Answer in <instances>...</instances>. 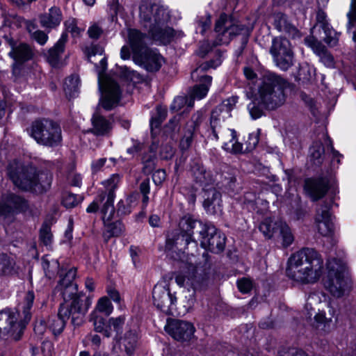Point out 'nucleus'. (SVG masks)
<instances>
[{
    "label": "nucleus",
    "instance_id": "46",
    "mask_svg": "<svg viewBox=\"0 0 356 356\" xmlns=\"http://www.w3.org/2000/svg\"><path fill=\"white\" fill-rule=\"evenodd\" d=\"M103 33L102 27L97 23L91 24L88 29V35L90 38L97 40Z\"/></svg>",
    "mask_w": 356,
    "mask_h": 356
},
{
    "label": "nucleus",
    "instance_id": "23",
    "mask_svg": "<svg viewBox=\"0 0 356 356\" xmlns=\"http://www.w3.org/2000/svg\"><path fill=\"white\" fill-rule=\"evenodd\" d=\"M203 207L207 213H216L221 208V194L215 188L208 186L203 188Z\"/></svg>",
    "mask_w": 356,
    "mask_h": 356
},
{
    "label": "nucleus",
    "instance_id": "47",
    "mask_svg": "<svg viewBox=\"0 0 356 356\" xmlns=\"http://www.w3.org/2000/svg\"><path fill=\"white\" fill-rule=\"evenodd\" d=\"M51 237L50 227L47 225H42L40 231V240L44 245H49L51 243Z\"/></svg>",
    "mask_w": 356,
    "mask_h": 356
},
{
    "label": "nucleus",
    "instance_id": "57",
    "mask_svg": "<svg viewBox=\"0 0 356 356\" xmlns=\"http://www.w3.org/2000/svg\"><path fill=\"white\" fill-rule=\"evenodd\" d=\"M67 30L73 37L79 36L81 33L83 31L82 29H79L76 26V24L74 21L67 25Z\"/></svg>",
    "mask_w": 356,
    "mask_h": 356
},
{
    "label": "nucleus",
    "instance_id": "3",
    "mask_svg": "<svg viewBox=\"0 0 356 356\" xmlns=\"http://www.w3.org/2000/svg\"><path fill=\"white\" fill-rule=\"evenodd\" d=\"M7 175L17 188L37 193L46 191L51 186L52 175L47 172H36L35 168L13 161L7 167Z\"/></svg>",
    "mask_w": 356,
    "mask_h": 356
},
{
    "label": "nucleus",
    "instance_id": "40",
    "mask_svg": "<svg viewBox=\"0 0 356 356\" xmlns=\"http://www.w3.org/2000/svg\"><path fill=\"white\" fill-rule=\"evenodd\" d=\"M113 309V307L109 299L107 297H102L99 299L94 311H97V314L101 312L108 316L112 313Z\"/></svg>",
    "mask_w": 356,
    "mask_h": 356
},
{
    "label": "nucleus",
    "instance_id": "41",
    "mask_svg": "<svg viewBox=\"0 0 356 356\" xmlns=\"http://www.w3.org/2000/svg\"><path fill=\"white\" fill-rule=\"evenodd\" d=\"M325 33L324 42L330 47H334L337 44L339 41L338 34L330 26H323Z\"/></svg>",
    "mask_w": 356,
    "mask_h": 356
},
{
    "label": "nucleus",
    "instance_id": "33",
    "mask_svg": "<svg viewBox=\"0 0 356 356\" xmlns=\"http://www.w3.org/2000/svg\"><path fill=\"white\" fill-rule=\"evenodd\" d=\"M324 305L325 309L324 307L318 309V312L315 315L314 319L318 325L325 327L332 321L336 311L330 301L325 302Z\"/></svg>",
    "mask_w": 356,
    "mask_h": 356
},
{
    "label": "nucleus",
    "instance_id": "38",
    "mask_svg": "<svg viewBox=\"0 0 356 356\" xmlns=\"http://www.w3.org/2000/svg\"><path fill=\"white\" fill-rule=\"evenodd\" d=\"M90 321L92 322L94 329L98 332H104V334L108 337L111 336L110 332L105 329V319L97 313V311H93L90 314Z\"/></svg>",
    "mask_w": 356,
    "mask_h": 356
},
{
    "label": "nucleus",
    "instance_id": "24",
    "mask_svg": "<svg viewBox=\"0 0 356 356\" xmlns=\"http://www.w3.org/2000/svg\"><path fill=\"white\" fill-rule=\"evenodd\" d=\"M219 139L222 143V148L227 152L238 154L242 152L243 145L237 141L236 132L234 129H223L219 131Z\"/></svg>",
    "mask_w": 356,
    "mask_h": 356
},
{
    "label": "nucleus",
    "instance_id": "32",
    "mask_svg": "<svg viewBox=\"0 0 356 356\" xmlns=\"http://www.w3.org/2000/svg\"><path fill=\"white\" fill-rule=\"evenodd\" d=\"M277 234L276 237L280 241L283 248H287L291 245L294 241V236L289 225L282 220H278L277 222Z\"/></svg>",
    "mask_w": 356,
    "mask_h": 356
},
{
    "label": "nucleus",
    "instance_id": "20",
    "mask_svg": "<svg viewBox=\"0 0 356 356\" xmlns=\"http://www.w3.org/2000/svg\"><path fill=\"white\" fill-rule=\"evenodd\" d=\"M136 330L127 332L115 343L113 347V356H132L138 344Z\"/></svg>",
    "mask_w": 356,
    "mask_h": 356
},
{
    "label": "nucleus",
    "instance_id": "27",
    "mask_svg": "<svg viewBox=\"0 0 356 356\" xmlns=\"http://www.w3.org/2000/svg\"><path fill=\"white\" fill-rule=\"evenodd\" d=\"M147 35L137 29L128 30V43L133 53V59L143 52L147 47Z\"/></svg>",
    "mask_w": 356,
    "mask_h": 356
},
{
    "label": "nucleus",
    "instance_id": "28",
    "mask_svg": "<svg viewBox=\"0 0 356 356\" xmlns=\"http://www.w3.org/2000/svg\"><path fill=\"white\" fill-rule=\"evenodd\" d=\"M6 41L11 47L9 55L17 62H24L31 58L33 54L31 48L26 44L22 43L15 47L13 39L6 38Z\"/></svg>",
    "mask_w": 356,
    "mask_h": 356
},
{
    "label": "nucleus",
    "instance_id": "6",
    "mask_svg": "<svg viewBox=\"0 0 356 356\" xmlns=\"http://www.w3.org/2000/svg\"><path fill=\"white\" fill-rule=\"evenodd\" d=\"M120 176L117 174L112 175L106 182L108 189L107 200L102 205L101 209L102 218L104 222L105 230L103 237L107 242L111 237L120 236L124 232V226L120 220L111 222L115 213L114 199L115 197V191L120 182Z\"/></svg>",
    "mask_w": 356,
    "mask_h": 356
},
{
    "label": "nucleus",
    "instance_id": "52",
    "mask_svg": "<svg viewBox=\"0 0 356 356\" xmlns=\"http://www.w3.org/2000/svg\"><path fill=\"white\" fill-rule=\"evenodd\" d=\"M188 99L185 97L178 96L175 98L173 102L170 106V108L172 111H178L181 108L184 107V106L187 104Z\"/></svg>",
    "mask_w": 356,
    "mask_h": 356
},
{
    "label": "nucleus",
    "instance_id": "49",
    "mask_svg": "<svg viewBox=\"0 0 356 356\" xmlns=\"http://www.w3.org/2000/svg\"><path fill=\"white\" fill-rule=\"evenodd\" d=\"M122 72L127 79L133 82H138L142 80L140 75L136 71L130 70L127 67H122Z\"/></svg>",
    "mask_w": 356,
    "mask_h": 356
},
{
    "label": "nucleus",
    "instance_id": "61",
    "mask_svg": "<svg viewBox=\"0 0 356 356\" xmlns=\"http://www.w3.org/2000/svg\"><path fill=\"white\" fill-rule=\"evenodd\" d=\"M67 179L74 186H80L81 184V177L79 175L71 174L68 176Z\"/></svg>",
    "mask_w": 356,
    "mask_h": 356
},
{
    "label": "nucleus",
    "instance_id": "9",
    "mask_svg": "<svg viewBox=\"0 0 356 356\" xmlns=\"http://www.w3.org/2000/svg\"><path fill=\"white\" fill-rule=\"evenodd\" d=\"M327 275L324 281L325 287L337 298L342 297L349 289V279L345 275L346 266L341 259L335 258L327 261Z\"/></svg>",
    "mask_w": 356,
    "mask_h": 356
},
{
    "label": "nucleus",
    "instance_id": "37",
    "mask_svg": "<svg viewBox=\"0 0 356 356\" xmlns=\"http://www.w3.org/2000/svg\"><path fill=\"white\" fill-rule=\"evenodd\" d=\"M277 222H273L270 218H266L259 225V230L263 233L264 236L267 238L275 237L277 234Z\"/></svg>",
    "mask_w": 356,
    "mask_h": 356
},
{
    "label": "nucleus",
    "instance_id": "39",
    "mask_svg": "<svg viewBox=\"0 0 356 356\" xmlns=\"http://www.w3.org/2000/svg\"><path fill=\"white\" fill-rule=\"evenodd\" d=\"M14 266V261L5 254H0V274H10Z\"/></svg>",
    "mask_w": 356,
    "mask_h": 356
},
{
    "label": "nucleus",
    "instance_id": "43",
    "mask_svg": "<svg viewBox=\"0 0 356 356\" xmlns=\"http://www.w3.org/2000/svg\"><path fill=\"white\" fill-rule=\"evenodd\" d=\"M81 200L80 197L72 193H65L63 195L62 204L66 208H72L76 207Z\"/></svg>",
    "mask_w": 356,
    "mask_h": 356
},
{
    "label": "nucleus",
    "instance_id": "22",
    "mask_svg": "<svg viewBox=\"0 0 356 356\" xmlns=\"http://www.w3.org/2000/svg\"><path fill=\"white\" fill-rule=\"evenodd\" d=\"M315 223L318 233L323 236H332L334 232V225L327 206H322L317 210Z\"/></svg>",
    "mask_w": 356,
    "mask_h": 356
},
{
    "label": "nucleus",
    "instance_id": "12",
    "mask_svg": "<svg viewBox=\"0 0 356 356\" xmlns=\"http://www.w3.org/2000/svg\"><path fill=\"white\" fill-rule=\"evenodd\" d=\"M99 88L101 92L99 106L106 111H111L116 107L122 96L119 84L111 78L106 77L103 82L99 80Z\"/></svg>",
    "mask_w": 356,
    "mask_h": 356
},
{
    "label": "nucleus",
    "instance_id": "36",
    "mask_svg": "<svg viewBox=\"0 0 356 356\" xmlns=\"http://www.w3.org/2000/svg\"><path fill=\"white\" fill-rule=\"evenodd\" d=\"M80 79L78 75L72 74L67 77L64 82L63 88L66 95L73 97L79 91Z\"/></svg>",
    "mask_w": 356,
    "mask_h": 356
},
{
    "label": "nucleus",
    "instance_id": "19",
    "mask_svg": "<svg viewBox=\"0 0 356 356\" xmlns=\"http://www.w3.org/2000/svg\"><path fill=\"white\" fill-rule=\"evenodd\" d=\"M154 305L166 314H173L172 306L177 298L170 293L169 289L161 284L154 286L152 291Z\"/></svg>",
    "mask_w": 356,
    "mask_h": 356
},
{
    "label": "nucleus",
    "instance_id": "31",
    "mask_svg": "<svg viewBox=\"0 0 356 356\" xmlns=\"http://www.w3.org/2000/svg\"><path fill=\"white\" fill-rule=\"evenodd\" d=\"M67 36L66 34H62L60 39L55 44V45L49 49L47 55L48 62L53 67L58 65L61 54L65 49V44L67 42Z\"/></svg>",
    "mask_w": 356,
    "mask_h": 356
},
{
    "label": "nucleus",
    "instance_id": "55",
    "mask_svg": "<svg viewBox=\"0 0 356 356\" xmlns=\"http://www.w3.org/2000/svg\"><path fill=\"white\" fill-rule=\"evenodd\" d=\"M166 177L165 171L164 170H157L152 175L153 181L156 185L161 184Z\"/></svg>",
    "mask_w": 356,
    "mask_h": 356
},
{
    "label": "nucleus",
    "instance_id": "54",
    "mask_svg": "<svg viewBox=\"0 0 356 356\" xmlns=\"http://www.w3.org/2000/svg\"><path fill=\"white\" fill-rule=\"evenodd\" d=\"M193 141V131L189 130L187 134L182 138L180 142V147L182 149H187L191 145Z\"/></svg>",
    "mask_w": 356,
    "mask_h": 356
},
{
    "label": "nucleus",
    "instance_id": "42",
    "mask_svg": "<svg viewBox=\"0 0 356 356\" xmlns=\"http://www.w3.org/2000/svg\"><path fill=\"white\" fill-rule=\"evenodd\" d=\"M167 116V111L165 108H162L161 106H158L156 108V115L154 117H152L150 120V127L152 131H153L154 129H157L159 127L162 122L165 119Z\"/></svg>",
    "mask_w": 356,
    "mask_h": 356
},
{
    "label": "nucleus",
    "instance_id": "10",
    "mask_svg": "<svg viewBox=\"0 0 356 356\" xmlns=\"http://www.w3.org/2000/svg\"><path fill=\"white\" fill-rule=\"evenodd\" d=\"M222 63L220 56H218L216 59L209 62H204L200 64L195 70L191 72V77L195 81L201 82L199 85H195L190 92L191 99L188 102V106H193V101L200 100L204 98L211 85L212 77L204 74L208 70L215 69Z\"/></svg>",
    "mask_w": 356,
    "mask_h": 356
},
{
    "label": "nucleus",
    "instance_id": "7",
    "mask_svg": "<svg viewBox=\"0 0 356 356\" xmlns=\"http://www.w3.org/2000/svg\"><path fill=\"white\" fill-rule=\"evenodd\" d=\"M289 86L287 81L277 75L267 76L259 89L260 102L268 109L277 108L285 102V90Z\"/></svg>",
    "mask_w": 356,
    "mask_h": 356
},
{
    "label": "nucleus",
    "instance_id": "60",
    "mask_svg": "<svg viewBox=\"0 0 356 356\" xmlns=\"http://www.w3.org/2000/svg\"><path fill=\"white\" fill-rule=\"evenodd\" d=\"M284 32L288 33L289 36L295 38L296 37H300V33L298 30L294 26L289 24H288L286 26V29H284Z\"/></svg>",
    "mask_w": 356,
    "mask_h": 356
},
{
    "label": "nucleus",
    "instance_id": "4",
    "mask_svg": "<svg viewBox=\"0 0 356 356\" xmlns=\"http://www.w3.org/2000/svg\"><path fill=\"white\" fill-rule=\"evenodd\" d=\"M140 17L143 26L156 42L167 44L174 38V29L167 25L170 15L163 6L157 4L143 6L140 8Z\"/></svg>",
    "mask_w": 356,
    "mask_h": 356
},
{
    "label": "nucleus",
    "instance_id": "1",
    "mask_svg": "<svg viewBox=\"0 0 356 356\" xmlns=\"http://www.w3.org/2000/svg\"><path fill=\"white\" fill-rule=\"evenodd\" d=\"M76 275L75 268H70L55 289L64 299L58 315L48 318L47 326L54 335L60 334L64 330L66 321L71 318L72 324L79 326L90 305L89 300L83 302L82 295L78 293L77 284L73 281Z\"/></svg>",
    "mask_w": 356,
    "mask_h": 356
},
{
    "label": "nucleus",
    "instance_id": "62",
    "mask_svg": "<svg viewBox=\"0 0 356 356\" xmlns=\"http://www.w3.org/2000/svg\"><path fill=\"white\" fill-rule=\"evenodd\" d=\"M106 161V159L101 158L97 161H95L92 163V169L93 172H97L104 165Z\"/></svg>",
    "mask_w": 356,
    "mask_h": 356
},
{
    "label": "nucleus",
    "instance_id": "18",
    "mask_svg": "<svg viewBox=\"0 0 356 356\" xmlns=\"http://www.w3.org/2000/svg\"><path fill=\"white\" fill-rule=\"evenodd\" d=\"M165 330L175 340L186 341L193 336L195 327L189 322L174 319L168 321Z\"/></svg>",
    "mask_w": 356,
    "mask_h": 356
},
{
    "label": "nucleus",
    "instance_id": "2",
    "mask_svg": "<svg viewBox=\"0 0 356 356\" xmlns=\"http://www.w3.org/2000/svg\"><path fill=\"white\" fill-rule=\"evenodd\" d=\"M324 270L323 259L314 249L305 248L292 254L287 261L286 276L296 284H314Z\"/></svg>",
    "mask_w": 356,
    "mask_h": 356
},
{
    "label": "nucleus",
    "instance_id": "53",
    "mask_svg": "<svg viewBox=\"0 0 356 356\" xmlns=\"http://www.w3.org/2000/svg\"><path fill=\"white\" fill-rule=\"evenodd\" d=\"M248 110L252 119L259 118L263 115V111L254 102L248 105Z\"/></svg>",
    "mask_w": 356,
    "mask_h": 356
},
{
    "label": "nucleus",
    "instance_id": "26",
    "mask_svg": "<svg viewBox=\"0 0 356 356\" xmlns=\"http://www.w3.org/2000/svg\"><path fill=\"white\" fill-rule=\"evenodd\" d=\"M305 44L310 47L317 54L321 61L327 67H334V60L324 45L316 40L314 37H307L305 39Z\"/></svg>",
    "mask_w": 356,
    "mask_h": 356
},
{
    "label": "nucleus",
    "instance_id": "48",
    "mask_svg": "<svg viewBox=\"0 0 356 356\" xmlns=\"http://www.w3.org/2000/svg\"><path fill=\"white\" fill-rule=\"evenodd\" d=\"M237 286L238 290L243 293H246L250 291L252 288V282L248 278L243 277L237 282Z\"/></svg>",
    "mask_w": 356,
    "mask_h": 356
},
{
    "label": "nucleus",
    "instance_id": "29",
    "mask_svg": "<svg viewBox=\"0 0 356 356\" xmlns=\"http://www.w3.org/2000/svg\"><path fill=\"white\" fill-rule=\"evenodd\" d=\"M63 19L62 12L60 8L53 6L46 13L40 17V22L42 27L54 29L58 26Z\"/></svg>",
    "mask_w": 356,
    "mask_h": 356
},
{
    "label": "nucleus",
    "instance_id": "16",
    "mask_svg": "<svg viewBox=\"0 0 356 356\" xmlns=\"http://www.w3.org/2000/svg\"><path fill=\"white\" fill-rule=\"evenodd\" d=\"M201 246L213 253H220L225 246V236L213 225H204L200 232Z\"/></svg>",
    "mask_w": 356,
    "mask_h": 356
},
{
    "label": "nucleus",
    "instance_id": "5",
    "mask_svg": "<svg viewBox=\"0 0 356 356\" xmlns=\"http://www.w3.org/2000/svg\"><path fill=\"white\" fill-rule=\"evenodd\" d=\"M34 299V293L29 291L22 306L23 317L17 310L6 309L0 311V337L8 336L15 340L19 339L26 325L31 319V309Z\"/></svg>",
    "mask_w": 356,
    "mask_h": 356
},
{
    "label": "nucleus",
    "instance_id": "35",
    "mask_svg": "<svg viewBox=\"0 0 356 356\" xmlns=\"http://www.w3.org/2000/svg\"><path fill=\"white\" fill-rule=\"evenodd\" d=\"M108 181V179L105 180L102 182L104 190V191H99L98 193V195L95 200H94L87 207L86 211L87 213H95L98 211L99 209V204H104L106 201L107 200V195L108 194V189L107 188L106 182Z\"/></svg>",
    "mask_w": 356,
    "mask_h": 356
},
{
    "label": "nucleus",
    "instance_id": "13",
    "mask_svg": "<svg viewBox=\"0 0 356 356\" xmlns=\"http://www.w3.org/2000/svg\"><path fill=\"white\" fill-rule=\"evenodd\" d=\"M238 98L231 97L222 101L211 112L210 118V126L213 137L215 140L219 139V131H222L221 124L231 117V111L234 108Z\"/></svg>",
    "mask_w": 356,
    "mask_h": 356
},
{
    "label": "nucleus",
    "instance_id": "56",
    "mask_svg": "<svg viewBox=\"0 0 356 356\" xmlns=\"http://www.w3.org/2000/svg\"><path fill=\"white\" fill-rule=\"evenodd\" d=\"M311 155L314 159H319L324 152V149L321 143H316L310 149Z\"/></svg>",
    "mask_w": 356,
    "mask_h": 356
},
{
    "label": "nucleus",
    "instance_id": "8",
    "mask_svg": "<svg viewBox=\"0 0 356 356\" xmlns=\"http://www.w3.org/2000/svg\"><path fill=\"white\" fill-rule=\"evenodd\" d=\"M30 136L38 144L50 147L58 146L62 140L59 124L45 118L35 120L32 123Z\"/></svg>",
    "mask_w": 356,
    "mask_h": 356
},
{
    "label": "nucleus",
    "instance_id": "58",
    "mask_svg": "<svg viewBox=\"0 0 356 356\" xmlns=\"http://www.w3.org/2000/svg\"><path fill=\"white\" fill-rule=\"evenodd\" d=\"M349 23L356 21V0H351L350 10L347 13Z\"/></svg>",
    "mask_w": 356,
    "mask_h": 356
},
{
    "label": "nucleus",
    "instance_id": "64",
    "mask_svg": "<svg viewBox=\"0 0 356 356\" xmlns=\"http://www.w3.org/2000/svg\"><path fill=\"white\" fill-rule=\"evenodd\" d=\"M174 154V150L172 147L166 146L162 148L161 152V156L165 159H170Z\"/></svg>",
    "mask_w": 356,
    "mask_h": 356
},
{
    "label": "nucleus",
    "instance_id": "50",
    "mask_svg": "<svg viewBox=\"0 0 356 356\" xmlns=\"http://www.w3.org/2000/svg\"><path fill=\"white\" fill-rule=\"evenodd\" d=\"M274 24L275 27L280 31H283L286 29V26L288 24L286 22V17L284 15L278 13L274 16Z\"/></svg>",
    "mask_w": 356,
    "mask_h": 356
},
{
    "label": "nucleus",
    "instance_id": "15",
    "mask_svg": "<svg viewBox=\"0 0 356 356\" xmlns=\"http://www.w3.org/2000/svg\"><path fill=\"white\" fill-rule=\"evenodd\" d=\"M270 53L276 65L282 70H288L293 65L291 44L285 38H276L273 40Z\"/></svg>",
    "mask_w": 356,
    "mask_h": 356
},
{
    "label": "nucleus",
    "instance_id": "34",
    "mask_svg": "<svg viewBox=\"0 0 356 356\" xmlns=\"http://www.w3.org/2000/svg\"><path fill=\"white\" fill-rule=\"evenodd\" d=\"M92 131L97 136H105L112 129V124L108 120L99 115H94L92 118Z\"/></svg>",
    "mask_w": 356,
    "mask_h": 356
},
{
    "label": "nucleus",
    "instance_id": "44",
    "mask_svg": "<svg viewBox=\"0 0 356 356\" xmlns=\"http://www.w3.org/2000/svg\"><path fill=\"white\" fill-rule=\"evenodd\" d=\"M196 23L197 29L203 34L211 26V16L207 14L203 16L197 17Z\"/></svg>",
    "mask_w": 356,
    "mask_h": 356
},
{
    "label": "nucleus",
    "instance_id": "45",
    "mask_svg": "<svg viewBox=\"0 0 356 356\" xmlns=\"http://www.w3.org/2000/svg\"><path fill=\"white\" fill-rule=\"evenodd\" d=\"M109 332L113 329L114 332L118 333L122 328L124 323V317L119 316L117 318H111L108 321Z\"/></svg>",
    "mask_w": 356,
    "mask_h": 356
},
{
    "label": "nucleus",
    "instance_id": "30",
    "mask_svg": "<svg viewBox=\"0 0 356 356\" xmlns=\"http://www.w3.org/2000/svg\"><path fill=\"white\" fill-rule=\"evenodd\" d=\"M191 173L195 181L203 188L208 187L213 183V178L210 172H207L200 163H195L191 167Z\"/></svg>",
    "mask_w": 356,
    "mask_h": 356
},
{
    "label": "nucleus",
    "instance_id": "59",
    "mask_svg": "<svg viewBox=\"0 0 356 356\" xmlns=\"http://www.w3.org/2000/svg\"><path fill=\"white\" fill-rule=\"evenodd\" d=\"M247 143H248L247 148L249 150H252L254 148H255V147L258 144L259 137L257 136V134H251L249 135L248 140Z\"/></svg>",
    "mask_w": 356,
    "mask_h": 356
},
{
    "label": "nucleus",
    "instance_id": "51",
    "mask_svg": "<svg viewBox=\"0 0 356 356\" xmlns=\"http://www.w3.org/2000/svg\"><path fill=\"white\" fill-rule=\"evenodd\" d=\"M32 38L40 45H44L47 40L48 35L43 31L37 30L31 33Z\"/></svg>",
    "mask_w": 356,
    "mask_h": 356
},
{
    "label": "nucleus",
    "instance_id": "14",
    "mask_svg": "<svg viewBox=\"0 0 356 356\" xmlns=\"http://www.w3.org/2000/svg\"><path fill=\"white\" fill-rule=\"evenodd\" d=\"M197 221L191 216H184L179 222L181 234L176 238L168 236L166 239V248L172 249L173 247H177L182 249L186 248L191 242L196 244V241L193 239V229Z\"/></svg>",
    "mask_w": 356,
    "mask_h": 356
},
{
    "label": "nucleus",
    "instance_id": "21",
    "mask_svg": "<svg viewBox=\"0 0 356 356\" xmlns=\"http://www.w3.org/2000/svg\"><path fill=\"white\" fill-rule=\"evenodd\" d=\"M28 209L27 201L20 196L10 194L0 204V220L15 212H26Z\"/></svg>",
    "mask_w": 356,
    "mask_h": 356
},
{
    "label": "nucleus",
    "instance_id": "17",
    "mask_svg": "<svg viewBox=\"0 0 356 356\" xmlns=\"http://www.w3.org/2000/svg\"><path fill=\"white\" fill-rule=\"evenodd\" d=\"M134 62L149 72H157L161 67L164 59L154 49H145L133 59Z\"/></svg>",
    "mask_w": 356,
    "mask_h": 356
},
{
    "label": "nucleus",
    "instance_id": "63",
    "mask_svg": "<svg viewBox=\"0 0 356 356\" xmlns=\"http://www.w3.org/2000/svg\"><path fill=\"white\" fill-rule=\"evenodd\" d=\"M202 120L203 114L201 112H197L195 115H193L192 118L193 123L194 124L193 128V131H195L198 128V126L201 123Z\"/></svg>",
    "mask_w": 356,
    "mask_h": 356
},
{
    "label": "nucleus",
    "instance_id": "25",
    "mask_svg": "<svg viewBox=\"0 0 356 356\" xmlns=\"http://www.w3.org/2000/svg\"><path fill=\"white\" fill-rule=\"evenodd\" d=\"M305 190L309 197L316 201L323 197L327 193V182L323 178L307 179L305 180Z\"/></svg>",
    "mask_w": 356,
    "mask_h": 356
},
{
    "label": "nucleus",
    "instance_id": "11",
    "mask_svg": "<svg viewBox=\"0 0 356 356\" xmlns=\"http://www.w3.org/2000/svg\"><path fill=\"white\" fill-rule=\"evenodd\" d=\"M215 31L217 34L214 41L215 46L227 44L233 37L241 34L245 36V42H247V38L250 33L248 27L238 24L225 13L221 14L216 22Z\"/></svg>",
    "mask_w": 356,
    "mask_h": 356
}]
</instances>
